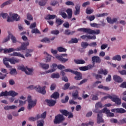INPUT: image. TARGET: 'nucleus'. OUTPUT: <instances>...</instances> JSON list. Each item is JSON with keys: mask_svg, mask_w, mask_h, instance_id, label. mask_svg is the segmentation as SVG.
I'll return each instance as SVG.
<instances>
[{"mask_svg": "<svg viewBox=\"0 0 126 126\" xmlns=\"http://www.w3.org/2000/svg\"><path fill=\"white\" fill-rule=\"evenodd\" d=\"M10 74L11 75H13L14 74H17V71H16V69L12 68L10 70Z\"/></svg>", "mask_w": 126, "mask_h": 126, "instance_id": "nucleus-45", "label": "nucleus"}, {"mask_svg": "<svg viewBox=\"0 0 126 126\" xmlns=\"http://www.w3.org/2000/svg\"><path fill=\"white\" fill-rule=\"evenodd\" d=\"M28 46H29V42L21 43V46L15 49V51H25L27 49Z\"/></svg>", "mask_w": 126, "mask_h": 126, "instance_id": "nucleus-8", "label": "nucleus"}, {"mask_svg": "<svg viewBox=\"0 0 126 126\" xmlns=\"http://www.w3.org/2000/svg\"><path fill=\"white\" fill-rule=\"evenodd\" d=\"M69 86H70V84H69V83H67L64 85V88H63V90H67V89H68L69 88Z\"/></svg>", "mask_w": 126, "mask_h": 126, "instance_id": "nucleus-55", "label": "nucleus"}, {"mask_svg": "<svg viewBox=\"0 0 126 126\" xmlns=\"http://www.w3.org/2000/svg\"><path fill=\"white\" fill-rule=\"evenodd\" d=\"M106 20L108 23H110V24H114V23H115V22H117V21H118V19L114 18L112 19V18L108 17L106 18Z\"/></svg>", "mask_w": 126, "mask_h": 126, "instance_id": "nucleus-16", "label": "nucleus"}, {"mask_svg": "<svg viewBox=\"0 0 126 126\" xmlns=\"http://www.w3.org/2000/svg\"><path fill=\"white\" fill-rule=\"evenodd\" d=\"M14 51L16 50L12 48L9 49L6 48L3 50V53L4 54H6L7 53H11V52H14Z\"/></svg>", "mask_w": 126, "mask_h": 126, "instance_id": "nucleus-29", "label": "nucleus"}, {"mask_svg": "<svg viewBox=\"0 0 126 126\" xmlns=\"http://www.w3.org/2000/svg\"><path fill=\"white\" fill-rule=\"evenodd\" d=\"M58 4H59V1H58V0H52L50 3V5L56 6V5Z\"/></svg>", "mask_w": 126, "mask_h": 126, "instance_id": "nucleus-51", "label": "nucleus"}, {"mask_svg": "<svg viewBox=\"0 0 126 126\" xmlns=\"http://www.w3.org/2000/svg\"><path fill=\"white\" fill-rule=\"evenodd\" d=\"M18 69L24 71L26 74L27 75H32L33 74V68H28L27 66L26 67L24 66H18Z\"/></svg>", "mask_w": 126, "mask_h": 126, "instance_id": "nucleus-4", "label": "nucleus"}, {"mask_svg": "<svg viewBox=\"0 0 126 126\" xmlns=\"http://www.w3.org/2000/svg\"><path fill=\"white\" fill-rule=\"evenodd\" d=\"M94 12V10L93 9H89L87 8L86 10V13L87 14H91V13H93V12Z\"/></svg>", "mask_w": 126, "mask_h": 126, "instance_id": "nucleus-54", "label": "nucleus"}, {"mask_svg": "<svg viewBox=\"0 0 126 126\" xmlns=\"http://www.w3.org/2000/svg\"><path fill=\"white\" fill-rule=\"evenodd\" d=\"M11 39L12 42L13 43H16V41H17L16 38L14 36L11 35Z\"/></svg>", "mask_w": 126, "mask_h": 126, "instance_id": "nucleus-64", "label": "nucleus"}, {"mask_svg": "<svg viewBox=\"0 0 126 126\" xmlns=\"http://www.w3.org/2000/svg\"><path fill=\"white\" fill-rule=\"evenodd\" d=\"M103 113H105V114H106L107 116H108V115H109V114L110 113V110L107 109V108H105L103 109Z\"/></svg>", "mask_w": 126, "mask_h": 126, "instance_id": "nucleus-60", "label": "nucleus"}, {"mask_svg": "<svg viewBox=\"0 0 126 126\" xmlns=\"http://www.w3.org/2000/svg\"><path fill=\"white\" fill-rule=\"evenodd\" d=\"M7 59H8V58H5L3 60V63L5 65V66H6V67H7L8 68H11V66H10L8 62H8V61L7 60Z\"/></svg>", "mask_w": 126, "mask_h": 126, "instance_id": "nucleus-23", "label": "nucleus"}, {"mask_svg": "<svg viewBox=\"0 0 126 126\" xmlns=\"http://www.w3.org/2000/svg\"><path fill=\"white\" fill-rule=\"evenodd\" d=\"M60 112L63 114V116H65V117H67V116L69 115V112L66 110H60Z\"/></svg>", "mask_w": 126, "mask_h": 126, "instance_id": "nucleus-37", "label": "nucleus"}, {"mask_svg": "<svg viewBox=\"0 0 126 126\" xmlns=\"http://www.w3.org/2000/svg\"><path fill=\"white\" fill-rule=\"evenodd\" d=\"M118 123L119 125H124V124H126V118H124L122 120H119Z\"/></svg>", "mask_w": 126, "mask_h": 126, "instance_id": "nucleus-56", "label": "nucleus"}, {"mask_svg": "<svg viewBox=\"0 0 126 126\" xmlns=\"http://www.w3.org/2000/svg\"><path fill=\"white\" fill-rule=\"evenodd\" d=\"M51 34L53 35H58V34H60V31L58 30L52 31L51 32Z\"/></svg>", "mask_w": 126, "mask_h": 126, "instance_id": "nucleus-57", "label": "nucleus"}, {"mask_svg": "<svg viewBox=\"0 0 126 126\" xmlns=\"http://www.w3.org/2000/svg\"><path fill=\"white\" fill-rule=\"evenodd\" d=\"M65 118L64 117H63V115L62 114H58L55 116V118L54 120V124L55 125H60V124H62Z\"/></svg>", "mask_w": 126, "mask_h": 126, "instance_id": "nucleus-6", "label": "nucleus"}, {"mask_svg": "<svg viewBox=\"0 0 126 126\" xmlns=\"http://www.w3.org/2000/svg\"><path fill=\"white\" fill-rule=\"evenodd\" d=\"M60 77L59 73H53L51 74V78H59Z\"/></svg>", "mask_w": 126, "mask_h": 126, "instance_id": "nucleus-47", "label": "nucleus"}, {"mask_svg": "<svg viewBox=\"0 0 126 126\" xmlns=\"http://www.w3.org/2000/svg\"><path fill=\"white\" fill-rule=\"evenodd\" d=\"M92 68H93L92 64H89L87 66H81L79 67V69L82 71H86V70H89V69H92Z\"/></svg>", "mask_w": 126, "mask_h": 126, "instance_id": "nucleus-14", "label": "nucleus"}, {"mask_svg": "<svg viewBox=\"0 0 126 126\" xmlns=\"http://www.w3.org/2000/svg\"><path fill=\"white\" fill-rule=\"evenodd\" d=\"M72 96L73 97V100H76L78 98V92L76 91L72 94Z\"/></svg>", "mask_w": 126, "mask_h": 126, "instance_id": "nucleus-38", "label": "nucleus"}, {"mask_svg": "<svg viewBox=\"0 0 126 126\" xmlns=\"http://www.w3.org/2000/svg\"><path fill=\"white\" fill-rule=\"evenodd\" d=\"M88 46H89V44H88L87 42H82L81 43V47L83 48V49H86Z\"/></svg>", "mask_w": 126, "mask_h": 126, "instance_id": "nucleus-44", "label": "nucleus"}, {"mask_svg": "<svg viewBox=\"0 0 126 126\" xmlns=\"http://www.w3.org/2000/svg\"><path fill=\"white\" fill-rule=\"evenodd\" d=\"M65 4L66 5H72L73 6V5H74V3L71 1H68L65 2Z\"/></svg>", "mask_w": 126, "mask_h": 126, "instance_id": "nucleus-59", "label": "nucleus"}, {"mask_svg": "<svg viewBox=\"0 0 126 126\" xmlns=\"http://www.w3.org/2000/svg\"><path fill=\"white\" fill-rule=\"evenodd\" d=\"M28 110H29V111H30L32 108H34L37 104V100L33 101L31 95L28 96Z\"/></svg>", "mask_w": 126, "mask_h": 126, "instance_id": "nucleus-5", "label": "nucleus"}, {"mask_svg": "<svg viewBox=\"0 0 126 126\" xmlns=\"http://www.w3.org/2000/svg\"><path fill=\"white\" fill-rule=\"evenodd\" d=\"M87 81H88V79H84L79 83L78 85H81V84H83V83H85V82H87Z\"/></svg>", "mask_w": 126, "mask_h": 126, "instance_id": "nucleus-61", "label": "nucleus"}, {"mask_svg": "<svg viewBox=\"0 0 126 126\" xmlns=\"http://www.w3.org/2000/svg\"><path fill=\"white\" fill-rule=\"evenodd\" d=\"M53 69L48 70L46 71V73H50V72H54V71H56V69L57 68V66L58 67V65L56 63H53L52 64Z\"/></svg>", "mask_w": 126, "mask_h": 126, "instance_id": "nucleus-22", "label": "nucleus"}, {"mask_svg": "<svg viewBox=\"0 0 126 126\" xmlns=\"http://www.w3.org/2000/svg\"><path fill=\"white\" fill-rule=\"evenodd\" d=\"M67 55L66 54H62L61 56L58 55L56 56V59L58 60L62 63H65L66 62L68 61V59L64 58L63 57H67Z\"/></svg>", "mask_w": 126, "mask_h": 126, "instance_id": "nucleus-7", "label": "nucleus"}, {"mask_svg": "<svg viewBox=\"0 0 126 126\" xmlns=\"http://www.w3.org/2000/svg\"><path fill=\"white\" fill-rule=\"evenodd\" d=\"M75 33V31H70L69 30H66L64 32L65 35H73Z\"/></svg>", "mask_w": 126, "mask_h": 126, "instance_id": "nucleus-31", "label": "nucleus"}, {"mask_svg": "<svg viewBox=\"0 0 126 126\" xmlns=\"http://www.w3.org/2000/svg\"><path fill=\"white\" fill-rule=\"evenodd\" d=\"M3 96H9V92L5 91V92H2L0 94V97H2Z\"/></svg>", "mask_w": 126, "mask_h": 126, "instance_id": "nucleus-42", "label": "nucleus"}, {"mask_svg": "<svg viewBox=\"0 0 126 126\" xmlns=\"http://www.w3.org/2000/svg\"><path fill=\"white\" fill-rule=\"evenodd\" d=\"M7 61H8V62H9L10 63H12V64H15L16 63H17L20 62V59L15 58L14 57H13L12 58H8V59H7Z\"/></svg>", "mask_w": 126, "mask_h": 126, "instance_id": "nucleus-13", "label": "nucleus"}, {"mask_svg": "<svg viewBox=\"0 0 126 126\" xmlns=\"http://www.w3.org/2000/svg\"><path fill=\"white\" fill-rule=\"evenodd\" d=\"M44 54L47 55V56L46 57V63H49V62H51V60L52 59L51 56L48 54L47 52H44Z\"/></svg>", "mask_w": 126, "mask_h": 126, "instance_id": "nucleus-41", "label": "nucleus"}, {"mask_svg": "<svg viewBox=\"0 0 126 126\" xmlns=\"http://www.w3.org/2000/svg\"><path fill=\"white\" fill-rule=\"evenodd\" d=\"M109 15V14L107 13H103L102 14H97L95 16L96 17H104V16H107Z\"/></svg>", "mask_w": 126, "mask_h": 126, "instance_id": "nucleus-40", "label": "nucleus"}, {"mask_svg": "<svg viewBox=\"0 0 126 126\" xmlns=\"http://www.w3.org/2000/svg\"><path fill=\"white\" fill-rule=\"evenodd\" d=\"M89 46H90V47H95L97 46V43L96 42H92L90 44H89Z\"/></svg>", "mask_w": 126, "mask_h": 126, "instance_id": "nucleus-62", "label": "nucleus"}, {"mask_svg": "<svg viewBox=\"0 0 126 126\" xmlns=\"http://www.w3.org/2000/svg\"><path fill=\"white\" fill-rule=\"evenodd\" d=\"M86 18L88 20H90V21H93L95 19V16H87Z\"/></svg>", "mask_w": 126, "mask_h": 126, "instance_id": "nucleus-48", "label": "nucleus"}, {"mask_svg": "<svg viewBox=\"0 0 126 126\" xmlns=\"http://www.w3.org/2000/svg\"><path fill=\"white\" fill-rule=\"evenodd\" d=\"M27 19H28V20H33V16L30 13H28Z\"/></svg>", "mask_w": 126, "mask_h": 126, "instance_id": "nucleus-58", "label": "nucleus"}, {"mask_svg": "<svg viewBox=\"0 0 126 126\" xmlns=\"http://www.w3.org/2000/svg\"><path fill=\"white\" fill-rule=\"evenodd\" d=\"M11 56H13L14 57H20V58H23V59H25L24 55L21 54V53L19 52H14L12 54H11Z\"/></svg>", "mask_w": 126, "mask_h": 126, "instance_id": "nucleus-19", "label": "nucleus"}, {"mask_svg": "<svg viewBox=\"0 0 126 126\" xmlns=\"http://www.w3.org/2000/svg\"><path fill=\"white\" fill-rule=\"evenodd\" d=\"M111 111L113 113H116L117 114H124V113H126V110L123 108L112 109Z\"/></svg>", "mask_w": 126, "mask_h": 126, "instance_id": "nucleus-11", "label": "nucleus"}, {"mask_svg": "<svg viewBox=\"0 0 126 126\" xmlns=\"http://www.w3.org/2000/svg\"><path fill=\"white\" fill-rule=\"evenodd\" d=\"M112 60L113 61H118V62H120L122 61V57H121V55H116L115 56H114L112 58Z\"/></svg>", "mask_w": 126, "mask_h": 126, "instance_id": "nucleus-30", "label": "nucleus"}, {"mask_svg": "<svg viewBox=\"0 0 126 126\" xmlns=\"http://www.w3.org/2000/svg\"><path fill=\"white\" fill-rule=\"evenodd\" d=\"M108 47V44H103L101 46V50H105Z\"/></svg>", "mask_w": 126, "mask_h": 126, "instance_id": "nucleus-63", "label": "nucleus"}, {"mask_svg": "<svg viewBox=\"0 0 126 126\" xmlns=\"http://www.w3.org/2000/svg\"><path fill=\"white\" fill-rule=\"evenodd\" d=\"M57 17V15H48L47 16V19L50 20V19H55Z\"/></svg>", "mask_w": 126, "mask_h": 126, "instance_id": "nucleus-46", "label": "nucleus"}, {"mask_svg": "<svg viewBox=\"0 0 126 126\" xmlns=\"http://www.w3.org/2000/svg\"><path fill=\"white\" fill-rule=\"evenodd\" d=\"M65 72H71L73 74H75L76 76L74 77L76 80H81L82 79V74L78 71H73L70 69H65L64 70Z\"/></svg>", "mask_w": 126, "mask_h": 126, "instance_id": "nucleus-3", "label": "nucleus"}, {"mask_svg": "<svg viewBox=\"0 0 126 126\" xmlns=\"http://www.w3.org/2000/svg\"><path fill=\"white\" fill-rule=\"evenodd\" d=\"M79 32H84V33H88V34H96L98 35L100 33V30H96V31L92 30L91 29L81 28L77 29Z\"/></svg>", "mask_w": 126, "mask_h": 126, "instance_id": "nucleus-1", "label": "nucleus"}, {"mask_svg": "<svg viewBox=\"0 0 126 126\" xmlns=\"http://www.w3.org/2000/svg\"><path fill=\"white\" fill-rule=\"evenodd\" d=\"M100 123H104V120H103V118H102L101 114H98L97 117V123L100 124Z\"/></svg>", "mask_w": 126, "mask_h": 126, "instance_id": "nucleus-26", "label": "nucleus"}, {"mask_svg": "<svg viewBox=\"0 0 126 126\" xmlns=\"http://www.w3.org/2000/svg\"><path fill=\"white\" fill-rule=\"evenodd\" d=\"M57 50L60 53H62V52H66V51L67 50L66 49L62 47H58Z\"/></svg>", "mask_w": 126, "mask_h": 126, "instance_id": "nucleus-49", "label": "nucleus"}, {"mask_svg": "<svg viewBox=\"0 0 126 126\" xmlns=\"http://www.w3.org/2000/svg\"><path fill=\"white\" fill-rule=\"evenodd\" d=\"M74 62L76 64H84L85 63V61L83 60H74Z\"/></svg>", "mask_w": 126, "mask_h": 126, "instance_id": "nucleus-24", "label": "nucleus"}, {"mask_svg": "<svg viewBox=\"0 0 126 126\" xmlns=\"http://www.w3.org/2000/svg\"><path fill=\"white\" fill-rule=\"evenodd\" d=\"M113 80L118 83H122L124 81L123 78L120 77V76H118V75H114L113 76Z\"/></svg>", "mask_w": 126, "mask_h": 126, "instance_id": "nucleus-15", "label": "nucleus"}, {"mask_svg": "<svg viewBox=\"0 0 126 126\" xmlns=\"http://www.w3.org/2000/svg\"><path fill=\"white\" fill-rule=\"evenodd\" d=\"M41 42H42V43H50V38L47 37L44 38L41 40Z\"/></svg>", "mask_w": 126, "mask_h": 126, "instance_id": "nucleus-52", "label": "nucleus"}, {"mask_svg": "<svg viewBox=\"0 0 126 126\" xmlns=\"http://www.w3.org/2000/svg\"><path fill=\"white\" fill-rule=\"evenodd\" d=\"M12 16L13 20H15L16 21H19V20H20V17H18V15L17 14H13Z\"/></svg>", "mask_w": 126, "mask_h": 126, "instance_id": "nucleus-34", "label": "nucleus"}, {"mask_svg": "<svg viewBox=\"0 0 126 126\" xmlns=\"http://www.w3.org/2000/svg\"><path fill=\"white\" fill-rule=\"evenodd\" d=\"M45 102L49 107H54L57 104V101L53 99H45Z\"/></svg>", "mask_w": 126, "mask_h": 126, "instance_id": "nucleus-12", "label": "nucleus"}, {"mask_svg": "<svg viewBox=\"0 0 126 126\" xmlns=\"http://www.w3.org/2000/svg\"><path fill=\"white\" fill-rule=\"evenodd\" d=\"M90 25L91 27H94L95 28H100L101 27V24H96L95 23H91Z\"/></svg>", "mask_w": 126, "mask_h": 126, "instance_id": "nucleus-36", "label": "nucleus"}, {"mask_svg": "<svg viewBox=\"0 0 126 126\" xmlns=\"http://www.w3.org/2000/svg\"><path fill=\"white\" fill-rule=\"evenodd\" d=\"M75 11L74 12L75 15H78V14H79L80 13V4H77L75 6Z\"/></svg>", "mask_w": 126, "mask_h": 126, "instance_id": "nucleus-18", "label": "nucleus"}, {"mask_svg": "<svg viewBox=\"0 0 126 126\" xmlns=\"http://www.w3.org/2000/svg\"><path fill=\"white\" fill-rule=\"evenodd\" d=\"M27 89H30V90H33V89H35L37 92L38 93H40L41 94H43V95H45L46 94V90H45V87L41 88V86H34L33 85H31L27 87Z\"/></svg>", "mask_w": 126, "mask_h": 126, "instance_id": "nucleus-2", "label": "nucleus"}, {"mask_svg": "<svg viewBox=\"0 0 126 126\" xmlns=\"http://www.w3.org/2000/svg\"><path fill=\"white\" fill-rule=\"evenodd\" d=\"M111 100L112 102H114L117 105H121L122 104V101L118 95L115 94L112 95Z\"/></svg>", "mask_w": 126, "mask_h": 126, "instance_id": "nucleus-9", "label": "nucleus"}, {"mask_svg": "<svg viewBox=\"0 0 126 126\" xmlns=\"http://www.w3.org/2000/svg\"><path fill=\"white\" fill-rule=\"evenodd\" d=\"M37 126H44V120H41L37 122Z\"/></svg>", "mask_w": 126, "mask_h": 126, "instance_id": "nucleus-53", "label": "nucleus"}, {"mask_svg": "<svg viewBox=\"0 0 126 126\" xmlns=\"http://www.w3.org/2000/svg\"><path fill=\"white\" fill-rule=\"evenodd\" d=\"M76 43H78V39L77 38H71L70 41H68L69 44H76Z\"/></svg>", "mask_w": 126, "mask_h": 126, "instance_id": "nucleus-35", "label": "nucleus"}, {"mask_svg": "<svg viewBox=\"0 0 126 126\" xmlns=\"http://www.w3.org/2000/svg\"><path fill=\"white\" fill-rule=\"evenodd\" d=\"M40 67L43 68V69H48V68L50 67V65H49V64H46L44 63H40Z\"/></svg>", "mask_w": 126, "mask_h": 126, "instance_id": "nucleus-28", "label": "nucleus"}, {"mask_svg": "<svg viewBox=\"0 0 126 126\" xmlns=\"http://www.w3.org/2000/svg\"><path fill=\"white\" fill-rule=\"evenodd\" d=\"M18 95V93L14 92V91H10L9 92V96H12V97H15V96H17Z\"/></svg>", "mask_w": 126, "mask_h": 126, "instance_id": "nucleus-33", "label": "nucleus"}, {"mask_svg": "<svg viewBox=\"0 0 126 126\" xmlns=\"http://www.w3.org/2000/svg\"><path fill=\"white\" fill-rule=\"evenodd\" d=\"M98 108H103V105L102 104V103H101V102H98L95 104V109L97 110V109H98Z\"/></svg>", "mask_w": 126, "mask_h": 126, "instance_id": "nucleus-43", "label": "nucleus"}, {"mask_svg": "<svg viewBox=\"0 0 126 126\" xmlns=\"http://www.w3.org/2000/svg\"><path fill=\"white\" fill-rule=\"evenodd\" d=\"M66 12L67 14V19H70L72 17V9L70 8H68L66 10Z\"/></svg>", "mask_w": 126, "mask_h": 126, "instance_id": "nucleus-17", "label": "nucleus"}, {"mask_svg": "<svg viewBox=\"0 0 126 126\" xmlns=\"http://www.w3.org/2000/svg\"><path fill=\"white\" fill-rule=\"evenodd\" d=\"M48 2V0H40L38 2V4L40 6H45Z\"/></svg>", "mask_w": 126, "mask_h": 126, "instance_id": "nucleus-25", "label": "nucleus"}, {"mask_svg": "<svg viewBox=\"0 0 126 126\" xmlns=\"http://www.w3.org/2000/svg\"><path fill=\"white\" fill-rule=\"evenodd\" d=\"M68 100H69V97L67 95L65 97V99L61 100V103H63V104L67 103V102H68Z\"/></svg>", "mask_w": 126, "mask_h": 126, "instance_id": "nucleus-50", "label": "nucleus"}, {"mask_svg": "<svg viewBox=\"0 0 126 126\" xmlns=\"http://www.w3.org/2000/svg\"><path fill=\"white\" fill-rule=\"evenodd\" d=\"M92 61L93 62V67L95 65V63H101V58L99 56H93L92 58Z\"/></svg>", "mask_w": 126, "mask_h": 126, "instance_id": "nucleus-10", "label": "nucleus"}, {"mask_svg": "<svg viewBox=\"0 0 126 126\" xmlns=\"http://www.w3.org/2000/svg\"><path fill=\"white\" fill-rule=\"evenodd\" d=\"M55 22H56V24H57V27H59V26L62 25V24L63 23V20L60 18H56Z\"/></svg>", "mask_w": 126, "mask_h": 126, "instance_id": "nucleus-20", "label": "nucleus"}, {"mask_svg": "<svg viewBox=\"0 0 126 126\" xmlns=\"http://www.w3.org/2000/svg\"><path fill=\"white\" fill-rule=\"evenodd\" d=\"M97 73L98 74H104V75H107L108 74V71L106 69H100L98 70Z\"/></svg>", "mask_w": 126, "mask_h": 126, "instance_id": "nucleus-21", "label": "nucleus"}, {"mask_svg": "<svg viewBox=\"0 0 126 126\" xmlns=\"http://www.w3.org/2000/svg\"><path fill=\"white\" fill-rule=\"evenodd\" d=\"M97 88H98V89H103V90H105L106 91L110 90L109 87L103 86L102 85H100L99 86H98Z\"/></svg>", "mask_w": 126, "mask_h": 126, "instance_id": "nucleus-32", "label": "nucleus"}, {"mask_svg": "<svg viewBox=\"0 0 126 126\" xmlns=\"http://www.w3.org/2000/svg\"><path fill=\"white\" fill-rule=\"evenodd\" d=\"M51 97L54 98V99H59L60 98V94L57 92H55L51 95Z\"/></svg>", "mask_w": 126, "mask_h": 126, "instance_id": "nucleus-27", "label": "nucleus"}, {"mask_svg": "<svg viewBox=\"0 0 126 126\" xmlns=\"http://www.w3.org/2000/svg\"><path fill=\"white\" fill-rule=\"evenodd\" d=\"M32 34H41V32L39 31L38 29H33L31 31Z\"/></svg>", "mask_w": 126, "mask_h": 126, "instance_id": "nucleus-39", "label": "nucleus"}]
</instances>
